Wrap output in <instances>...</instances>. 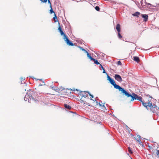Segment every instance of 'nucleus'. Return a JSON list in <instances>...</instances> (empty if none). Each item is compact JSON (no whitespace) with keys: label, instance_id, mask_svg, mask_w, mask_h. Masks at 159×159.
I'll list each match as a JSON object with an SVG mask.
<instances>
[{"label":"nucleus","instance_id":"obj_1","mask_svg":"<svg viewBox=\"0 0 159 159\" xmlns=\"http://www.w3.org/2000/svg\"><path fill=\"white\" fill-rule=\"evenodd\" d=\"M127 97H131V98L130 101H133L134 100H137L140 101L142 102V98L135 93H133L132 95L128 93L125 89L122 93Z\"/></svg>","mask_w":159,"mask_h":159},{"label":"nucleus","instance_id":"obj_2","mask_svg":"<svg viewBox=\"0 0 159 159\" xmlns=\"http://www.w3.org/2000/svg\"><path fill=\"white\" fill-rule=\"evenodd\" d=\"M35 94L36 93L34 92L33 91H31L30 93H29V95L25 96V101H27V100L25 99V98H27L29 102H38V101L37 100H36L34 99V97L35 96Z\"/></svg>","mask_w":159,"mask_h":159},{"label":"nucleus","instance_id":"obj_3","mask_svg":"<svg viewBox=\"0 0 159 159\" xmlns=\"http://www.w3.org/2000/svg\"><path fill=\"white\" fill-rule=\"evenodd\" d=\"M96 101V100H92L91 99L88 98L86 100L87 101H84L81 99L80 102L84 104H86L89 106H92V104L94 103Z\"/></svg>","mask_w":159,"mask_h":159},{"label":"nucleus","instance_id":"obj_4","mask_svg":"<svg viewBox=\"0 0 159 159\" xmlns=\"http://www.w3.org/2000/svg\"><path fill=\"white\" fill-rule=\"evenodd\" d=\"M110 83L114 86L115 89H118L119 91H121V93H122L125 89L119 85H117L113 79L110 82Z\"/></svg>","mask_w":159,"mask_h":159},{"label":"nucleus","instance_id":"obj_5","mask_svg":"<svg viewBox=\"0 0 159 159\" xmlns=\"http://www.w3.org/2000/svg\"><path fill=\"white\" fill-rule=\"evenodd\" d=\"M143 104V105L145 107H152V103L151 101L149 99H148V102H144L142 100V102H141Z\"/></svg>","mask_w":159,"mask_h":159},{"label":"nucleus","instance_id":"obj_6","mask_svg":"<svg viewBox=\"0 0 159 159\" xmlns=\"http://www.w3.org/2000/svg\"><path fill=\"white\" fill-rule=\"evenodd\" d=\"M43 84H39V86L44 85L43 87L39 88V91L38 92L39 93V94H43L44 93V92H42V91L44 90L45 89L46 87V85L45 84L44 82H43Z\"/></svg>","mask_w":159,"mask_h":159},{"label":"nucleus","instance_id":"obj_7","mask_svg":"<svg viewBox=\"0 0 159 159\" xmlns=\"http://www.w3.org/2000/svg\"><path fill=\"white\" fill-rule=\"evenodd\" d=\"M63 39L68 45L71 46L74 45V44L70 41L67 36H65V37L63 38Z\"/></svg>","mask_w":159,"mask_h":159},{"label":"nucleus","instance_id":"obj_8","mask_svg":"<svg viewBox=\"0 0 159 159\" xmlns=\"http://www.w3.org/2000/svg\"><path fill=\"white\" fill-rule=\"evenodd\" d=\"M88 93V92H80L79 93V95L81 97V99L83 97H84V98L88 97V94H87Z\"/></svg>","mask_w":159,"mask_h":159},{"label":"nucleus","instance_id":"obj_9","mask_svg":"<svg viewBox=\"0 0 159 159\" xmlns=\"http://www.w3.org/2000/svg\"><path fill=\"white\" fill-rule=\"evenodd\" d=\"M135 139L140 145H142V143L140 140V136L139 135H137L134 137Z\"/></svg>","mask_w":159,"mask_h":159},{"label":"nucleus","instance_id":"obj_10","mask_svg":"<svg viewBox=\"0 0 159 159\" xmlns=\"http://www.w3.org/2000/svg\"><path fill=\"white\" fill-rule=\"evenodd\" d=\"M114 77L115 79L119 82H121L122 81V79L121 76L119 75L116 74L115 75Z\"/></svg>","mask_w":159,"mask_h":159},{"label":"nucleus","instance_id":"obj_11","mask_svg":"<svg viewBox=\"0 0 159 159\" xmlns=\"http://www.w3.org/2000/svg\"><path fill=\"white\" fill-rule=\"evenodd\" d=\"M141 17L144 18L143 21L144 22H147L148 20V16L147 14H141Z\"/></svg>","mask_w":159,"mask_h":159},{"label":"nucleus","instance_id":"obj_12","mask_svg":"<svg viewBox=\"0 0 159 159\" xmlns=\"http://www.w3.org/2000/svg\"><path fill=\"white\" fill-rule=\"evenodd\" d=\"M59 26L58 28V30H59V32H60L61 35H63L64 38L65 37V36H66V34L64 33L63 32V31L62 30V29L60 26V24L59 23Z\"/></svg>","mask_w":159,"mask_h":159},{"label":"nucleus","instance_id":"obj_13","mask_svg":"<svg viewBox=\"0 0 159 159\" xmlns=\"http://www.w3.org/2000/svg\"><path fill=\"white\" fill-rule=\"evenodd\" d=\"M116 29L117 31L118 32H120V25L119 24H117Z\"/></svg>","mask_w":159,"mask_h":159},{"label":"nucleus","instance_id":"obj_14","mask_svg":"<svg viewBox=\"0 0 159 159\" xmlns=\"http://www.w3.org/2000/svg\"><path fill=\"white\" fill-rule=\"evenodd\" d=\"M134 60L137 62H139L140 61L138 57H134Z\"/></svg>","mask_w":159,"mask_h":159},{"label":"nucleus","instance_id":"obj_15","mask_svg":"<svg viewBox=\"0 0 159 159\" xmlns=\"http://www.w3.org/2000/svg\"><path fill=\"white\" fill-rule=\"evenodd\" d=\"M140 14V13L139 12H136L134 14H132V15L134 16H139Z\"/></svg>","mask_w":159,"mask_h":159},{"label":"nucleus","instance_id":"obj_16","mask_svg":"<svg viewBox=\"0 0 159 159\" xmlns=\"http://www.w3.org/2000/svg\"><path fill=\"white\" fill-rule=\"evenodd\" d=\"M64 107L65 108L68 109H70L71 108V107L67 104H65L64 105Z\"/></svg>","mask_w":159,"mask_h":159},{"label":"nucleus","instance_id":"obj_17","mask_svg":"<svg viewBox=\"0 0 159 159\" xmlns=\"http://www.w3.org/2000/svg\"><path fill=\"white\" fill-rule=\"evenodd\" d=\"M54 16L53 18L54 20V21L56 22L58 20V19H57V17L56 16V14H55V13H54Z\"/></svg>","mask_w":159,"mask_h":159},{"label":"nucleus","instance_id":"obj_18","mask_svg":"<svg viewBox=\"0 0 159 159\" xmlns=\"http://www.w3.org/2000/svg\"><path fill=\"white\" fill-rule=\"evenodd\" d=\"M87 57H89L90 59V60H93V58L91 57V56L90 55V54H89V53L88 52H87Z\"/></svg>","mask_w":159,"mask_h":159},{"label":"nucleus","instance_id":"obj_19","mask_svg":"<svg viewBox=\"0 0 159 159\" xmlns=\"http://www.w3.org/2000/svg\"><path fill=\"white\" fill-rule=\"evenodd\" d=\"M92 60L93 61L94 63L96 64L97 65H98L99 64V63L98 62V60L96 59H95L94 58Z\"/></svg>","mask_w":159,"mask_h":159},{"label":"nucleus","instance_id":"obj_20","mask_svg":"<svg viewBox=\"0 0 159 159\" xmlns=\"http://www.w3.org/2000/svg\"><path fill=\"white\" fill-rule=\"evenodd\" d=\"M107 80H108V81H109L110 82L112 80H113L112 79L111 77L109 76L108 75H107Z\"/></svg>","mask_w":159,"mask_h":159},{"label":"nucleus","instance_id":"obj_21","mask_svg":"<svg viewBox=\"0 0 159 159\" xmlns=\"http://www.w3.org/2000/svg\"><path fill=\"white\" fill-rule=\"evenodd\" d=\"M128 151L130 153V154L132 153H133L130 147L128 148Z\"/></svg>","mask_w":159,"mask_h":159},{"label":"nucleus","instance_id":"obj_22","mask_svg":"<svg viewBox=\"0 0 159 159\" xmlns=\"http://www.w3.org/2000/svg\"><path fill=\"white\" fill-rule=\"evenodd\" d=\"M50 8H51V9L50 10V13L51 14L52 13H54V14L55 13H54V11H53L52 10V7H50Z\"/></svg>","mask_w":159,"mask_h":159},{"label":"nucleus","instance_id":"obj_23","mask_svg":"<svg viewBox=\"0 0 159 159\" xmlns=\"http://www.w3.org/2000/svg\"><path fill=\"white\" fill-rule=\"evenodd\" d=\"M95 9L97 11H99L100 10L99 7L98 6H97L95 7Z\"/></svg>","mask_w":159,"mask_h":159},{"label":"nucleus","instance_id":"obj_24","mask_svg":"<svg viewBox=\"0 0 159 159\" xmlns=\"http://www.w3.org/2000/svg\"><path fill=\"white\" fill-rule=\"evenodd\" d=\"M156 154L159 157V150L156 149Z\"/></svg>","mask_w":159,"mask_h":159},{"label":"nucleus","instance_id":"obj_25","mask_svg":"<svg viewBox=\"0 0 159 159\" xmlns=\"http://www.w3.org/2000/svg\"><path fill=\"white\" fill-rule=\"evenodd\" d=\"M80 48L81 49L82 51H84L86 53H87V52H88L85 49L83 48L82 47H80Z\"/></svg>","mask_w":159,"mask_h":159},{"label":"nucleus","instance_id":"obj_26","mask_svg":"<svg viewBox=\"0 0 159 159\" xmlns=\"http://www.w3.org/2000/svg\"><path fill=\"white\" fill-rule=\"evenodd\" d=\"M118 37L120 39H121L122 38V36L121 35L120 32H118Z\"/></svg>","mask_w":159,"mask_h":159},{"label":"nucleus","instance_id":"obj_27","mask_svg":"<svg viewBox=\"0 0 159 159\" xmlns=\"http://www.w3.org/2000/svg\"><path fill=\"white\" fill-rule=\"evenodd\" d=\"M88 93L89 95L91 97V98L90 99H91L92 100H96L95 98L94 99H92V98H93V95H91V94H90L89 92H88Z\"/></svg>","mask_w":159,"mask_h":159},{"label":"nucleus","instance_id":"obj_28","mask_svg":"<svg viewBox=\"0 0 159 159\" xmlns=\"http://www.w3.org/2000/svg\"><path fill=\"white\" fill-rule=\"evenodd\" d=\"M48 1V2L49 4H50V7H51L52 6V5H51V2L50 1V0H47V1Z\"/></svg>","mask_w":159,"mask_h":159},{"label":"nucleus","instance_id":"obj_29","mask_svg":"<svg viewBox=\"0 0 159 159\" xmlns=\"http://www.w3.org/2000/svg\"><path fill=\"white\" fill-rule=\"evenodd\" d=\"M117 64L118 65H121V63L120 61H118L117 62Z\"/></svg>","mask_w":159,"mask_h":159},{"label":"nucleus","instance_id":"obj_30","mask_svg":"<svg viewBox=\"0 0 159 159\" xmlns=\"http://www.w3.org/2000/svg\"><path fill=\"white\" fill-rule=\"evenodd\" d=\"M102 70H103V73H105L106 72L105 71V69L104 68H102Z\"/></svg>","mask_w":159,"mask_h":159},{"label":"nucleus","instance_id":"obj_31","mask_svg":"<svg viewBox=\"0 0 159 159\" xmlns=\"http://www.w3.org/2000/svg\"><path fill=\"white\" fill-rule=\"evenodd\" d=\"M140 3H141V5H142V4H143V0H141V1H140Z\"/></svg>","mask_w":159,"mask_h":159},{"label":"nucleus","instance_id":"obj_32","mask_svg":"<svg viewBox=\"0 0 159 159\" xmlns=\"http://www.w3.org/2000/svg\"><path fill=\"white\" fill-rule=\"evenodd\" d=\"M100 65L101 66V68H102H102H103V67L102 66L101 64H100Z\"/></svg>","mask_w":159,"mask_h":159},{"label":"nucleus","instance_id":"obj_33","mask_svg":"<svg viewBox=\"0 0 159 159\" xmlns=\"http://www.w3.org/2000/svg\"><path fill=\"white\" fill-rule=\"evenodd\" d=\"M96 103H97V104L98 105V103L97 102V101L96 102Z\"/></svg>","mask_w":159,"mask_h":159},{"label":"nucleus","instance_id":"obj_34","mask_svg":"<svg viewBox=\"0 0 159 159\" xmlns=\"http://www.w3.org/2000/svg\"><path fill=\"white\" fill-rule=\"evenodd\" d=\"M22 80H24V79H22Z\"/></svg>","mask_w":159,"mask_h":159}]
</instances>
